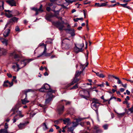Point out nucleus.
I'll list each match as a JSON object with an SVG mask.
<instances>
[{
  "label": "nucleus",
  "mask_w": 133,
  "mask_h": 133,
  "mask_svg": "<svg viewBox=\"0 0 133 133\" xmlns=\"http://www.w3.org/2000/svg\"><path fill=\"white\" fill-rule=\"evenodd\" d=\"M51 9L49 7H47L46 8V10L48 11H50V10Z\"/></svg>",
  "instance_id": "obj_60"
},
{
  "label": "nucleus",
  "mask_w": 133,
  "mask_h": 133,
  "mask_svg": "<svg viewBox=\"0 0 133 133\" xmlns=\"http://www.w3.org/2000/svg\"><path fill=\"white\" fill-rule=\"evenodd\" d=\"M10 32V29H6L3 33V35L4 37L8 36Z\"/></svg>",
  "instance_id": "obj_25"
},
{
  "label": "nucleus",
  "mask_w": 133,
  "mask_h": 133,
  "mask_svg": "<svg viewBox=\"0 0 133 133\" xmlns=\"http://www.w3.org/2000/svg\"><path fill=\"white\" fill-rule=\"evenodd\" d=\"M23 91L26 96V97H27V93L29 92H32V90L31 89H28L24 90Z\"/></svg>",
  "instance_id": "obj_31"
},
{
  "label": "nucleus",
  "mask_w": 133,
  "mask_h": 133,
  "mask_svg": "<svg viewBox=\"0 0 133 133\" xmlns=\"http://www.w3.org/2000/svg\"><path fill=\"white\" fill-rule=\"evenodd\" d=\"M43 124V125L44 126L46 129H47L48 128L46 125V124L45 123H44Z\"/></svg>",
  "instance_id": "obj_64"
},
{
  "label": "nucleus",
  "mask_w": 133,
  "mask_h": 133,
  "mask_svg": "<svg viewBox=\"0 0 133 133\" xmlns=\"http://www.w3.org/2000/svg\"><path fill=\"white\" fill-rule=\"evenodd\" d=\"M62 42L63 43L65 44V48L66 49H69L71 48V46L70 45L71 42L69 39L66 38L62 41Z\"/></svg>",
  "instance_id": "obj_3"
},
{
  "label": "nucleus",
  "mask_w": 133,
  "mask_h": 133,
  "mask_svg": "<svg viewBox=\"0 0 133 133\" xmlns=\"http://www.w3.org/2000/svg\"><path fill=\"white\" fill-rule=\"evenodd\" d=\"M87 92L88 95V96H85L84 95H82V94H84L85 93V91L83 90L80 91L79 92V94L82 97L85 98L86 99H87L89 98L90 97L89 92L88 91H87Z\"/></svg>",
  "instance_id": "obj_7"
},
{
  "label": "nucleus",
  "mask_w": 133,
  "mask_h": 133,
  "mask_svg": "<svg viewBox=\"0 0 133 133\" xmlns=\"http://www.w3.org/2000/svg\"><path fill=\"white\" fill-rule=\"evenodd\" d=\"M123 103L124 104H128V102L127 100V98L125 99V101H124L123 102Z\"/></svg>",
  "instance_id": "obj_55"
},
{
  "label": "nucleus",
  "mask_w": 133,
  "mask_h": 133,
  "mask_svg": "<svg viewBox=\"0 0 133 133\" xmlns=\"http://www.w3.org/2000/svg\"><path fill=\"white\" fill-rule=\"evenodd\" d=\"M8 85H9V87H10L11 86H12L13 84V82L12 81L11 82H10L8 81Z\"/></svg>",
  "instance_id": "obj_38"
},
{
  "label": "nucleus",
  "mask_w": 133,
  "mask_h": 133,
  "mask_svg": "<svg viewBox=\"0 0 133 133\" xmlns=\"http://www.w3.org/2000/svg\"><path fill=\"white\" fill-rule=\"evenodd\" d=\"M55 124H58L62 122V119H59L54 121Z\"/></svg>",
  "instance_id": "obj_30"
},
{
  "label": "nucleus",
  "mask_w": 133,
  "mask_h": 133,
  "mask_svg": "<svg viewBox=\"0 0 133 133\" xmlns=\"http://www.w3.org/2000/svg\"><path fill=\"white\" fill-rule=\"evenodd\" d=\"M29 122H26L24 123H21L18 125V127L20 129H22L25 128L27 124L29 123Z\"/></svg>",
  "instance_id": "obj_11"
},
{
  "label": "nucleus",
  "mask_w": 133,
  "mask_h": 133,
  "mask_svg": "<svg viewBox=\"0 0 133 133\" xmlns=\"http://www.w3.org/2000/svg\"><path fill=\"white\" fill-rule=\"evenodd\" d=\"M78 88V86L77 84H75L74 86L72 87L71 88H70L71 90H72V89H76Z\"/></svg>",
  "instance_id": "obj_37"
},
{
  "label": "nucleus",
  "mask_w": 133,
  "mask_h": 133,
  "mask_svg": "<svg viewBox=\"0 0 133 133\" xmlns=\"http://www.w3.org/2000/svg\"><path fill=\"white\" fill-rule=\"evenodd\" d=\"M54 131V130L52 128H51L49 130V132H53Z\"/></svg>",
  "instance_id": "obj_63"
},
{
  "label": "nucleus",
  "mask_w": 133,
  "mask_h": 133,
  "mask_svg": "<svg viewBox=\"0 0 133 133\" xmlns=\"http://www.w3.org/2000/svg\"><path fill=\"white\" fill-rule=\"evenodd\" d=\"M124 90L125 89L123 88H121L120 89V91L121 92H123L124 91Z\"/></svg>",
  "instance_id": "obj_59"
},
{
  "label": "nucleus",
  "mask_w": 133,
  "mask_h": 133,
  "mask_svg": "<svg viewBox=\"0 0 133 133\" xmlns=\"http://www.w3.org/2000/svg\"><path fill=\"white\" fill-rule=\"evenodd\" d=\"M81 71H77L76 72L75 77H78L81 74Z\"/></svg>",
  "instance_id": "obj_33"
},
{
  "label": "nucleus",
  "mask_w": 133,
  "mask_h": 133,
  "mask_svg": "<svg viewBox=\"0 0 133 133\" xmlns=\"http://www.w3.org/2000/svg\"><path fill=\"white\" fill-rule=\"evenodd\" d=\"M117 113L118 114V116L119 117H122L124 115L125 112H123L120 114H119Z\"/></svg>",
  "instance_id": "obj_41"
},
{
  "label": "nucleus",
  "mask_w": 133,
  "mask_h": 133,
  "mask_svg": "<svg viewBox=\"0 0 133 133\" xmlns=\"http://www.w3.org/2000/svg\"><path fill=\"white\" fill-rule=\"evenodd\" d=\"M21 101L22 103L23 104H25L26 103L29 102V101L27 100L26 97L24 99H22Z\"/></svg>",
  "instance_id": "obj_28"
},
{
  "label": "nucleus",
  "mask_w": 133,
  "mask_h": 133,
  "mask_svg": "<svg viewBox=\"0 0 133 133\" xmlns=\"http://www.w3.org/2000/svg\"><path fill=\"white\" fill-rule=\"evenodd\" d=\"M102 132V131L101 130L98 129L96 130L95 133H101Z\"/></svg>",
  "instance_id": "obj_44"
},
{
  "label": "nucleus",
  "mask_w": 133,
  "mask_h": 133,
  "mask_svg": "<svg viewBox=\"0 0 133 133\" xmlns=\"http://www.w3.org/2000/svg\"><path fill=\"white\" fill-rule=\"evenodd\" d=\"M45 89V90L49 89V91L50 90H51L50 88V86L48 84L46 83L44 85H43L42 87L40 89V91L43 92L44 91V89Z\"/></svg>",
  "instance_id": "obj_8"
},
{
  "label": "nucleus",
  "mask_w": 133,
  "mask_h": 133,
  "mask_svg": "<svg viewBox=\"0 0 133 133\" xmlns=\"http://www.w3.org/2000/svg\"><path fill=\"white\" fill-rule=\"evenodd\" d=\"M113 77V78H114L115 79L117 80V83L118 84H121L122 86L125 88H126L127 85V84H123L122 83L120 79L119 78L117 77H116L114 75H109V77Z\"/></svg>",
  "instance_id": "obj_4"
},
{
  "label": "nucleus",
  "mask_w": 133,
  "mask_h": 133,
  "mask_svg": "<svg viewBox=\"0 0 133 133\" xmlns=\"http://www.w3.org/2000/svg\"><path fill=\"white\" fill-rule=\"evenodd\" d=\"M74 128L72 126V127L68 128V131L72 132L74 130Z\"/></svg>",
  "instance_id": "obj_35"
},
{
  "label": "nucleus",
  "mask_w": 133,
  "mask_h": 133,
  "mask_svg": "<svg viewBox=\"0 0 133 133\" xmlns=\"http://www.w3.org/2000/svg\"><path fill=\"white\" fill-rule=\"evenodd\" d=\"M79 20L82 21L83 20V18H76V19H74V20L75 22H77Z\"/></svg>",
  "instance_id": "obj_36"
},
{
  "label": "nucleus",
  "mask_w": 133,
  "mask_h": 133,
  "mask_svg": "<svg viewBox=\"0 0 133 133\" xmlns=\"http://www.w3.org/2000/svg\"><path fill=\"white\" fill-rule=\"evenodd\" d=\"M15 30L17 31H19V29L18 26H16L15 28Z\"/></svg>",
  "instance_id": "obj_52"
},
{
  "label": "nucleus",
  "mask_w": 133,
  "mask_h": 133,
  "mask_svg": "<svg viewBox=\"0 0 133 133\" xmlns=\"http://www.w3.org/2000/svg\"><path fill=\"white\" fill-rule=\"evenodd\" d=\"M4 11L5 12V15L7 17L10 18L13 17V16L12 14V11H10L9 10H5Z\"/></svg>",
  "instance_id": "obj_14"
},
{
  "label": "nucleus",
  "mask_w": 133,
  "mask_h": 133,
  "mask_svg": "<svg viewBox=\"0 0 133 133\" xmlns=\"http://www.w3.org/2000/svg\"><path fill=\"white\" fill-rule=\"evenodd\" d=\"M127 3H126V4H121V5L123 7H124V8H126V6L127 5Z\"/></svg>",
  "instance_id": "obj_53"
},
{
  "label": "nucleus",
  "mask_w": 133,
  "mask_h": 133,
  "mask_svg": "<svg viewBox=\"0 0 133 133\" xmlns=\"http://www.w3.org/2000/svg\"><path fill=\"white\" fill-rule=\"evenodd\" d=\"M55 91L52 90H50L47 93V95L46 96V98L45 100V102L46 104L48 103L51 100V99L53 97V96L52 95V93H55Z\"/></svg>",
  "instance_id": "obj_2"
},
{
  "label": "nucleus",
  "mask_w": 133,
  "mask_h": 133,
  "mask_svg": "<svg viewBox=\"0 0 133 133\" xmlns=\"http://www.w3.org/2000/svg\"><path fill=\"white\" fill-rule=\"evenodd\" d=\"M17 109H18V108H17L16 107L15 108H13L12 109V110L14 111V112L12 114L11 116H12V115H13L14 114H15V112L16 111V110Z\"/></svg>",
  "instance_id": "obj_45"
},
{
  "label": "nucleus",
  "mask_w": 133,
  "mask_h": 133,
  "mask_svg": "<svg viewBox=\"0 0 133 133\" xmlns=\"http://www.w3.org/2000/svg\"><path fill=\"white\" fill-rule=\"evenodd\" d=\"M129 111H130L131 113L133 112V106L131 108L128 109Z\"/></svg>",
  "instance_id": "obj_46"
},
{
  "label": "nucleus",
  "mask_w": 133,
  "mask_h": 133,
  "mask_svg": "<svg viewBox=\"0 0 133 133\" xmlns=\"http://www.w3.org/2000/svg\"><path fill=\"white\" fill-rule=\"evenodd\" d=\"M17 112L18 115H16L14 117L13 119V123L15 122L16 121L19 119V117H17L18 115H19L21 117H22L24 116V115L22 114V112L21 111H17Z\"/></svg>",
  "instance_id": "obj_5"
},
{
  "label": "nucleus",
  "mask_w": 133,
  "mask_h": 133,
  "mask_svg": "<svg viewBox=\"0 0 133 133\" xmlns=\"http://www.w3.org/2000/svg\"><path fill=\"white\" fill-rule=\"evenodd\" d=\"M85 118H79L76 119V122H72L73 126H72L74 128L76 127L78 124V123L79 122L82 121L83 119H85Z\"/></svg>",
  "instance_id": "obj_13"
},
{
  "label": "nucleus",
  "mask_w": 133,
  "mask_h": 133,
  "mask_svg": "<svg viewBox=\"0 0 133 133\" xmlns=\"http://www.w3.org/2000/svg\"><path fill=\"white\" fill-rule=\"evenodd\" d=\"M78 46H76L74 48V50L75 52L77 53L80 52H82L83 51L82 48L83 45L81 46V45H78Z\"/></svg>",
  "instance_id": "obj_9"
},
{
  "label": "nucleus",
  "mask_w": 133,
  "mask_h": 133,
  "mask_svg": "<svg viewBox=\"0 0 133 133\" xmlns=\"http://www.w3.org/2000/svg\"><path fill=\"white\" fill-rule=\"evenodd\" d=\"M11 55L14 56V58L16 61H19L20 60V58L19 55L17 54L16 51H14L13 52L11 53Z\"/></svg>",
  "instance_id": "obj_15"
},
{
  "label": "nucleus",
  "mask_w": 133,
  "mask_h": 133,
  "mask_svg": "<svg viewBox=\"0 0 133 133\" xmlns=\"http://www.w3.org/2000/svg\"><path fill=\"white\" fill-rule=\"evenodd\" d=\"M113 98H114L115 99H116V98L114 97H111L109 100L108 101V104H110V101Z\"/></svg>",
  "instance_id": "obj_47"
},
{
  "label": "nucleus",
  "mask_w": 133,
  "mask_h": 133,
  "mask_svg": "<svg viewBox=\"0 0 133 133\" xmlns=\"http://www.w3.org/2000/svg\"><path fill=\"white\" fill-rule=\"evenodd\" d=\"M13 79L12 80V82H13V81H14V80L16 79V76H13Z\"/></svg>",
  "instance_id": "obj_56"
},
{
  "label": "nucleus",
  "mask_w": 133,
  "mask_h": 133,
  "mask_svg": "<svg viewBox=\"0 0 133 133\" xmlns=\"http://www.w3.org/2000/svg\"><path fill=\"white\" fill-rule=\"evenodd\" d=\"M64 123L65 124H67V126L71 124L70 119L69 118H65L63 120Z\"/></svg>",
  "instance_id": "obj_23"
},
{
  "label": "nucleus",
  "mask_w": 133,
  "mask_h": 133,
  "mask_svg": "<svg viewBox=\"0 0 133 133\" xmlns=\"http://www.w3.org/2000/svg\"><path fill=\"white\" fill-rule=\"evenodd\" d=\"M4 128V129L6 130H7L8 128V124L6 123H5Z\"/></svg>",
  "instance_id": "obj_43"
},
{
  "label": "nucleus",
  "mask_w": 133,
  "mask_h": 133,
  "mask_svg": "<svg viewBox=\"0 0 133 133\" xmlns=\"http://www.w3.org/2000/svg\"><path fill=\"white\" fill-rule=\"evenodd\" d=\"M67 127V125L65 126L64 127H63L62 128V132H65V129Z\"/></svg>",
  "instance_id": "obj_48"
},
{
  "label": "nucleus",
  "mask_w": 133,
  "mask_h": 133,
  "mask_svg": "<svg viewBox=\"0 0 133 133\" xmlns=\"http://www.w3.org/2000/svg\"><path fill=\"white\" fill-rule=\"evenodd\" d=\"M65 30L68 31L69 32L70 34L72 36H74L75 35V31L74 29H65Z\"/></svg>",
  "instance_id": "obj_22"
},
{
  "label": "nucleus",
  "mask_w": 133,
  "mask_h": 133,
  "mask_svg": "<svg viewBox=\"0 0 133 133\" xmlns=\"http://www.w3.org/2000/svg\"><path fill=\"white\" fill-rule=\"evenodd\" d=\"M126 80L128 81L129 82L131 83H133V78L131 79H126Z\"/></svg>",
  "instance_id": "obj_49"
},
{
  "label": "nucleus",
  "mask_w": 133,
  "mask_h": 133,
  "mask_svg": "<svg viewBox=\"0 0 133 133\" xmlns=\"http://www.w3.org/2000/svg\"><path fill=\"white\" fill-rule=\"evenodd\" d=\"M108 125L106 124L104 125L103 127L104 129L106 130L108 129Z\"/></svg>",
  "instance_id": "obj_39"
},
{
  "label": "nucleus",
  "mask_w": 133,
  "mask_h": 133,
  "mask_svg": "<svg viewBox=\"0 0 133 133\" xmlns=\"http://www.w3.org/2000/svg\"><path fill=\"white\" fill-rule=\"evenodd\" d=\"M74 2V1H71L69 0H68V1H66V2H67L69 3H72Z\"/></svg>",
  "instance_id": "obj_54"
},
{
  "label": "nucleus",
  "mask_w": 133,
  "mask_h": 133,
  "mask_svg": "<svg viewBox=\"0 0 133 133\" xmlns=\"http://www.w3.org/2000/svg\"><path fill=\"white\" fill-rule=\"evenodd\" d=\"M12 68L15 71H18L21 69V68L19 67V65L17 63H15L13 65Z\"/></svg>",
  "instance_id": "obj_17"
},
{
  "label": "nucleus",
  "mask_w": 133,
  "mask_h": 133,
  "mask_svg": "<svg viewBox=\"0 0 133 133\" xmlns=\"http://www.w3.org/2000/svg\"><path fill=\"white\" fill-rule=\"evenodd\" d=\"M30 62L29 60L28 59H25L21 61V65L23 64V65L21 66V67H23L25 66L27 64Z\"/></svg>",
  "instance_id": "obj_18"
},
{
  "label": "nucleus",
  "mask_w": 133,
  "mask_h": 133,
  "mask_svg": "<svg viewBox=\"0 0 133 133\" xmlns=\"http://www.w3.org/2000/svg\"><path fill=\"white\" fill-rule=\"evenodd\" d=\"M108 3V2H106L105 3H102L101 4L100 6H104L107 5V4Z\"/></svg>",
  "instance_id": "obj_42"
},
{
  "label": "nucleus",
  "mask_w": 133,
  "mask_h": 133,
  "mask_svg": "<svg viewBox=\"0 0 133 133\" xmlns=\"http://www.w3.org/2000/svg\"><path fill=\"white\" fill-rule=\"evenodd\" d=\"M56 25L57 27L60 30H65L64 29V26L61 23L59 22H58L56 23Z\"/></svg>",
  "instance_id": "obj_10"
},
{
  "label": "nucleus",
  "mask_w": 133,
  "mask_h": 133,
  "mask_svg": "<svg viewBox=\"0 0 133 133\" xmlns=\"http://www.w3.org/2000/svg\"><path fill=\"white\" fill-rule=\"evenodd\" d=\"M18 19V18L15 17H14L10 19L9 21V22H8V23L6 25L4 29H5V28H6L7 26H8L9 27L10 26V25L9 26L10 23L15 22H17Z\"/></svg>",
  "instance_id": "obj_6"
},
{
  "label": "nucleus",
  "mask_w": 133,
  "mask_h": 133,
  "mask_svg": "<svg viewBox=\"0 0 133 133\" xmlns=\"http://www.w3.org/2000/svg\"><path fill=\"white\" fill-rule=\"evenodd\" d=\"M0 133H13V132L9 133L8 132L7 130L4 129L0 130Z\"/></svg>",
  "instance_id": "obj_29"
},
{
  "label": "nucleus",
  "mask_w": 133,
  "mask_h": 133,
  "mask_svg": "<svg viewBox=\"0 0 133 133\" xmlns=\"http://www.w3.org/2000/svg\"><path fill=\"white\" fill-rule=\"evenodd\" d=\"M77 77H75L74 78L72 82L68 84L67 87H70L71 85H73L74 83L78 82L79 80L77 78Z\"/></svg>",
  "instance_id": "obj_16"
},
{
  "label": "nucleus",
  "mask_w": 133,
  "mask_h": 133,
  "mask_svg": "<svg viewBox=\"0 0 133 133\" xmlns=\"http://www.w3.org/2000/svg\"><path fill=\"white\" fill-rule=\"evenodd\" d=\"M116 5H117V4L116 3V4H112V5H110L109 6L110 7H112L115 6Z\"/></svg>",
  "instance_id": "obj_62"
},
{
  "label": "nucleus",
  "mask_w": 133,
  "mask_h": 133,
  "mask_svg": "<svg viewBox=\"0 0 133 133\" xmlns=\"http://www.w3.org/2000/svg\"><path fill=\"white\" fill-rule=\"evenodd\" d=\"M7 75L8 76V77L9 78L11 77H12V76L10 74L7 73Z\"/></svg>",
  "instance_id": "obj_57"
},
{
  "label": "nucleus",
  "mask_w": 133,
  "mask_h": 133,
  "mask_svg": "<svg viewBox=\"0 0 133 133\" xmlns=\"http://www.w3.org/2000/svg\"><path fill=\"white\" fill-rule=\"evenodd\" d=\"M100 5L101 4H99V3H96L95 4V6L98 7H101L100 6Z\"/></svg>",
  "instance_id": "obj_50"
},
{
  "label": "nucleus",
  "mask_w": 133,
  "mask_h": 133,
  "mask_svg": "<svg viewBox=\"0 0 133 133\" xmlns=\"http://www.w3.org/2000/svg\"><path fill=\"white\" fill-rule=\"evenodd\" d=\"M92 101L91 107L97 112V109L100 104L99 101L97 99L93 98Z\"/></svg>",
  "instance_id": "obj_1"
},
{
  "label": "nucleus",
  "mask_w": 133,
  "mask_h": 133,
  "mask_svg": "<svg viewBox=\"0 0 133 133\" xmlns=\"http://www.w3.org/2000/svg\"><path fill=\"white\" fill-rule=\"evenodd\" d=\"M94 72L96 74L97 76L100 77L104 78V75L102 74H100L99 72L96 73L95 72Z\"/></svg>",
  "instance_id": "obj_32"
},
{
  "label": "nucleus",
  "mask_w": 133,
  "mask_h": 133,
  "mask_svg": "<svg viewBox=\"0 0 133 133\" xmlns=\"http://www.w3.org/2000/svg\"><path fill=\"white\" fill-rule=\"evenodd\" d=\"M54 16V15L52 14H47L45 16V19L47 20L51 21V18Z\"/></svg>",
  "instance_id": "obj_20"
},
{
  "label": "nucleus",
  "mask_w": 133,
  "mask_h": 133,
  "mask_svg": "<svg viewBox=\"0 0 133 133\" xmlns=\"http://www.w3.org/2000/svg\"><path fill=\"white\" fill-rule=\"evenodd\" d=\"M46 51L44 54H43V52L41 54L39 55L37 57L38 58L39 57L42 56L43 55H44L45 56H49L51 55V54L52 53V52H51V53H48L46 52Z\"/></svg>",
  "instance_id": "obj_26"
},
{
  "label": "nucleus",
  "mask_w": 133,
  "mask_h": 133,
  "mask_svg": "<svg viewBox=\"0 0 133 133\" xmlns=\"http://www.w3.org/2000/svg\"><path fill=\"white\" fill-rule=\"evenodd\" d=\"M0 41L3 43V44L5 46H7L8 45V41L7 39H5L3 38L0 37Z\"/></svg>",
  "instance_id": "obj_21"
},
{
  "label": "nucleus",
  "mask_w": 133,
  "mask_h": 133,
  "mask_svg": "<svg viewBox=\"0 0 133 133\" xmlns=\"http://www.w3.org/2000/svg\"><path fill=\"white\" fill-rule=\"evenodd\" d=\"M43 45L44 46V51H43V54L45 53L46 51V50H47V49H46V44H44V45Z\"/></svg>",
  "instance_id": "obj_40"
},
{
  "label": "nucleus",
  "mask_w": 133,
  "mask_h": 133,
  "mask_svg": "<svg viewBox=\"0 0 133 133\" xmlns=\"http://www.w3.org/2000/svg\"><path fill=\"white\" fill-rule=\"evenodd\" d=\"M8 81L7 80L6 81H5L4 82V84H3V86L4 87H9V85H8Z\"/></svg>",
  "instance_id": "obj_34"
},
{
  "label": "nucleus",
  "mask_w": 133,
  "mask_h": 133,
  "mask_svg": "<svg viewBox=\"0 0 133 133\" xmlns=\"http://www.w3.org/2000/svg\"><path fill=\"white\" fill-rule=\"evenodd\" d=\"M99 128V126H95L94 127V129L96 130H97Z\"/></svg>",
  "instance_id": "obj_51"
},
{
  "label": "nucleus",
  "mask_w": 133,
  "mask_h": 133,
  "mask_svg": "<svg viewBox=\"0 0 133 133\" xmlns=\"http://www.w3.org/2000/svg\"><path fill=\"white\" fill-rule=\"evenodd\" d=\"M4 2L0 1V11L4 9Z\"/></svg>",
  "instance_id": "obj_27"
},
{
  "label": "nucleus",
  "mask_w": 133,
  "mask_h": 133,
  "mask_svg": "<svg viewBox=\"0 0 133 133\" xmlns=\"http://www.w3.org/2000/svg\"><path fill=\"white\" fill-rule=\"evenodd\" d=\"M54 126L56 128V129H58L59 128V126H57L55 124L54 125Z\"/></svg>",
  "instance_id": "obj_61"
},
{
  "label": "nucleus",
  "mask_w": 133,
  "mask_h": 133,
  "mask_svg": "<svg viewBox=\"0 0 133 133\" xmlns=\"http://www.w3.org/2000/svg\"><path fill=\"white\" fill-rule=\"evenodd\" d=\"M126 93H127V94L128 95H129L130 94V92L129 91H128V90H126Z\"/></svg>",
  "instance_id": "obj_58"
},
{
  "label": "nucleus",
  "mask_w": 133,
  "mask_h": 133,
  "mask_svg": "<svg viewBox=\"0 0 133 133\" xmlns=\"http://www.w3.org/2000/svg\"><path fill=\"white\" fill-rule=\"evenodd\" d=\"M64 106L63 105H59L57 107V111L58 114H61L64 111Z\"/></svg>",
  "instance_id": "obj_12"
},
{
  "label": "nucleus",
  "mask_w": 133,
  "mask_h": 133,
  "mask_svg": "<svg viewBox=\"0 0 133 133\" xmlns=\"http://www.w3.org/2000/svg\"><path fill=\"white\" fill-rule=\"evenodd\" d=\"M42 5H41L40 6V8L39 9H37L36 8H34V10L36 11V15H37L38 14L39 12H42L43 11V10L42 9Z\"/></svg>",
  "instance_id": "obj_19"
},
{
  "label": "nucleus",
  "mask_w": 133,
  "mask_h": 133,
  "mask_svg": "<svg viewBox=\"0 0 133 133\" xmlns=\"http://www.w3.org/2000/svg\"><path fill=\"white\" fill-rule=\"evenodd\" d=\"M6 2L11 6H16V5L15 2L13 0L7 1H6Z\"/></svg>",
  "instance_id": "obj_24"
}]
</instances>
